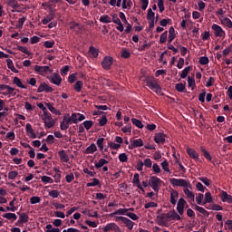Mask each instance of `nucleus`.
<instances>
[{"instance_id":"nucleus-26","label":"nucleus","mask_w":232,"mask_h":232,"mask_svg":"<svg viewBox=\"0 0 232 232\" xmlns=\"http://www.w3.org/2000/svg\"><path fill=\"white\" fill-rule=\"evenodd\" d=\"M45 106L51 113H53L54 115H61V111L59 110H57L55 107H53V103L45 102Z\"/></svg>"},{"instance_id":"nucleus-48","label":"nucleus","mask_w":232,"mask_h":232,"mask_svg":"<svg viewBox=\"0 0 232 232\" xmlns=\"http://www.w3.org/2000/svg\"><path fill=\"white\" fill-rule=\"evenodd\" d=\"M212 202H213V198H212L211 192H206L203 204L212 203Z\"/></svg>"},{"instance_id":"nucleus-63","label":"nucleus","mask_w":232,"mask_h":232,"mask_svg":"<svg viewBox=\"0 0 232 232\" xmlns=\"http://www.w3.org/2000/svg\"><path fill=\"white\" fill-rule=\"evenodd\" d=\"M143 164L146 168L148 169H151L152 168V165H153V162H152V160L150 159V158H147L144 160L143 161Z\"/></svg>"},{"instance_id":"nucleus-42","label":"nucleus","mask_w":232,"mask_h":232,"mask_svg":"<svg viewBox=\"0 0 232 232\" xmlns=\"http://www.w3.org/2000/svg\"><path fill=\"white\" fill-rule=\"evenodd\" d=\"M175 89L179 92H184L186 90V83H182V82L176 83Z\"/></svg>"},{"instance_id":"nucleus-57","label":"nucleus","mask_w":232,"mask_h":232,"mask_svg":"<svg viewBox=\"0 0 232 232\" xmlns=\"http://www.w3.org/2000/svg\"><path fill=\"white\" fill-rule=\"evenodd\" d=\"M83 127L85 128L86 130H89L92 128L93 126V121H84L82 122Z\"/></svg>"},{"instance_id":"nucleus-56","label":"nucleus","mask_w":232,"mask_h":232,"mask_svg":"<svg viewBox=\"0 0 232 232\" xmlns=\"http://www.w3.org/2000/svg\"><path fill=\"white\" fill-rule=\"evenodd\" d=\"M118 158L121 163H125L129 160L128 155L125 152L119 154Z\"/></svg>"},{"instance_id":"nucleus-37","label":"nucleus","mask_w":232,"mask_h":232,"mask_svg":"<svg viewBox=\"0 0 232 232\" xmlns=\"http://www.w3.org/2000/svg\"><path fill=\"white\" fill-rule=\"evenodd\" d=\"M100 23L102 24H111V18L108 14L101 15L99 19Z\"/></svg>"},{"instance_id":"nucleus-31","label":"nucleus","mask_w":232,"mask_h":232,"mask_svg":"<svg viewBox=\"0 0 232 232\" xmlns=\"http://www.w3.org/2000/svg\"><path fill=\"white\" fill-rule=\"evenodd\" d=\"M98 148L95 143H91L85 150L86 154H94L97 151Z\"/></svg>"},{"instance_id":"nucleus-11","label":"nucleus","mask_w":232,"mask_h":232,"mask_svg":"<svg viewBox=\"0 0 232 232\" xmlns=\"http://www.w3.org/2000/svg\"><path fill=\"white\" fill-rule=\"evenodd\" d=\"M167 134L164 132H156L154 135V141L156 144H165Z\"/></svg>"},{"instance_id":"nucleus-28","label":"nucleus","mask_w":232,"mask_h":232,"mask_svg":"<svg viewBox=\"0 0 232 232\" xmlns=\"http://www.w3.org/2000/svg\"><path fill=\"white\" fill-rule=\"evenodd\" d=\"M187 153L191 159L195 160H198L199 159V153L194 149H188Z\"/></svg>"},{"instance_id":"nucleus-18","label":"nucleus","mask_w":232,"mask_h":232,"mask_svg":"<svg viewBox=\"0 0 232 232\" xmlns=\"http://www.w3.org/2000/svg\"><path fill=\"white\" fill-rule=\"evenodd\" d=\"M55 18V12L53 10H50L48 15H46L43 20L42 24L44 25H47L50 22H52Z\"/></svg>"},{"instance_id":"nucleus-41","label":"nucleus","mask_w":232,"mask_h":232,"mask_svg":"<svg viewBox=\"0 0 232 232\" xmlns=\"http://www.w3.org/2000/svg\"><path fill=\"white\" fill-rule=\"evenodd\" d=\"M19 219L24 223L26 224L29 222V216L28 214H25V212H22L19 214Z\"/></svg>"},{"instance_id":"nucleus-33","label":"nucleus","mask_w":232,"mask_h":232,"mask_svg":"<svg viewBox=\"0 0 232 232\" xmlns=\"http://www.w3.org/2000/svg\"><path fill=\"white\" fill-rule=\"evenodd\" d=\"M83 88V82L82 81H77L73 85V90L76 92H81Z\"/></svg>"},{"instance_id":"nucleus-54","label":"nucleus","mask_w":232,"mask_h":232,"mask_svg":"<svg viewBox=\"0 0 232 232\" xmlns=\"http://www.w3.org/2000/svg\"><path fill=\"white\" fill-rule=\"evenodd\" d=\"M16 89L14 87H11L10 85H8L6 92H2V95L4 96H7V95H12L13 92H15Z\"/></svg>"},{"instance_id":"nucleus-40","label":"nucleus","mask_w":232,"mask_h":232,"mask_svg":"<svg viewBox=\"0 0 232 232\" xmlns=\"http://www.w3.org/2000/svg\"><path fill=\"white\" fill-rule=\"evenodd\" d=\"M191 71V67L190 66H188V67H185L181 73H180V78L181 79H186L189 73V72Z\"/></svg>"},{"instance_id":"nucleus-17","label":"nucleus","mask_w":232,"mask_h":232,"mask_svg":"<svg viewBox=\"0 0 232 232\" xmlns=\"http://www.w3.org/2000/svg\"><path fill=\"white\" fill-rule=\"evenodd\" d=\"M143 146H144L143 140L142 139H136V140H132L130 145H129V149L133 150V149H136V148H141Z\"/></svg>"},{"instance_id":"nucleus-15","label":"nucleus","mask_w":232,"mask_h":232,"mask_svg":"<svg viewBox=\"0 0 232 232\" xmlns=\"http://www.w3.org/2000/svg\"><path fill=\"white\" fill-rule=\"evenodd\" d=\"M219 197H220V199L222 202H224V203L227 202L228 204H232V196L227 194V192H226V190H221Z\"/></svg>"},{"instance_id":"nucleus-22","label":"nucleus","mask_w":232,"mask_h":232,"mask_svg":"<svg viewBox=\"0 0 232 232\" xmlns=\"http://www.w3.org/2000/svg\"><path fill=\"white\" fill-rule=\"evenodd\" d=\"M157 219L160 225H164L166 222H168L169 219H170L169 212H168L167 214H160V216H157Z\"/></svg>"},{"instance_id":"nucleus-7","label":"nucleus","mask_w":232,"mask_h":232,"mask_svg":"<svg viewBox=\"0 0 232 232\" xmlns=\"http://www.w3.org/2000/svg\"><path fill=\"white\" fill-rule=\"evenodd\" d=\"M212 30L214 31V34L216 37H226V31L222 29V27L217 24H213Z\"/></svg>"},{"instance_id":"nucleus-8","label":"nucleus","mask_w":232,"mask_h":232,"mask_svg":"<svg viewBox=\"0 0 232 232\" xmlns=\"http://www.w3.org/2000/svg\"><path fill=\"white\" fill-rule=\"evenodd\" d=\"M47 79L51 83L60 86L63 82V79L59 73L54 72L52 76H48Z\"/></svg>"},{"instance_id":"nucleus-4","label":"nucleus","mask_w":232,"mask_h":232,"mask_svg":"<svg viewBox=\"0 0 232 232\" xmlns=\"http://www.w3.org/2000/svg\"><path fill=\"white\" fill-rule=\"evenodd\" d=\"M41 120L43 121L45 129H52L55 125V120L52 117V114L41 116Z\"/></svg>"},{"instance_id":"nucleus-24","label":"nucleus","mask_w":232,"mask_h":232,"mask_svg":"<svg viewBox=\"0 0 232 232\" xmlns=\"http://www.w3.org/2000/svg\"><path fill=\"white\" fill-rule=\"evenodd\" d=\"M176 39V30L174 26H170L169 29V38L168 43L172 44V42Z\"/></svg>"},{"instance_id":"nucleus-13","label":"nucleus","mask_w":232,"mask_h":232,"mask_svg":"<svg viewBox=\"0 0 232 232\" xmlns=\"http://www.w3.org/2000/svg\"><path fill=\"white\" fill-rule=\"evenodd\" d=\"M186 204H187V201H186V199H184V198H180L179 199L178 205H177V211L179 212V215L184 214Z\"/></svg>"},{"instance_id":"nucleus-14","label":"nucleus","mask_w":232,"mask_h":232,"mask_svg":"<svg viewBox=\"0 0 232 232\" xmlns=\"http://www.w3.org/2000/svg\"><path fill=\"white\" fill-rule=\"evenodd\" d=\"M132 183L137 186V188L143 193H145V188L144 187L140 184V174L139 173H134L133 175V179Z\"/></svg>"},{"instance_id":"nucleus-46","label":"nucleus","mask_w":232,"mask_h":232,"mask_svg":"<svg viewBox=\"0 0 232 232\" xmlns=\"http://www.w3.org/2000/svg\"><path fill=\"white\" fill-rule=\"evenodd\" d=\"M129 212V208H118V210H115V212H113L111 214V216H114V215H126L128 214Z\"/></svg>"},{"instance_id":"nucleus-60","label":"nucleus","mask_w":232,"mask_h":232,"mask_svg":"<svg viewBox=\"0 0 232 232\" xmlns=\"http://www.w3.org/2000/svg\"><path fill=\"white\" fill-rule=\"evenodd\" d=\"M40 202L41 198H39V196H33L32 198H30V204L32 205L39 204Z\"/></svg>"},{"instance_id":"nucleus-38","label":"nucleus","mask_w":232,"mask_h":232,"mask_svg":"<svg viewBox=\"0 0 232 232\" xmlns=\"http://www.w3.org/2000/svg\"><path fill=\"white\" fill-rule=\"evenodd\" d=\"M221 23L224 26L231 29L232 28V22L231 19H229L228 17H225L221 20Z\"/></svg>"},{"instance_id":"nucleus-25","label":"nucleus","mask_w":232,"mask_h":232,"mask_svg":"<svg viewBox=\"0 0 232 232\" xmlns=\"http://www.w3.org/2000/svg\"><path fill=\"white\" fill-rule=\"evenodd\" d=\"M118 227H119V225H116V223H108L107 225H105V227H103L102 231L103 232H110V231L114 232Z\"/></svg>"},{"instance_id":"nucleus-30","label":"nucleus","mask_w":232,"mask_h":232,"mask_svg":"<svg viewBox=\"0 0 232 232\" xmlns=\"http://www.w3.org/2000/svg\"><path fill=\"white\" fill-rule=\"evenodd\" d=\"M200 150H201V152H202L204 158H205L207 160H208L209 162H212L213 157H212V155L210 154V152H209L207 149H205L204 147H201Z\"/></svg>"},{"instance_id":"nucleus-36","label":"nucleus","mask_w":232,"mask_h":232,"mask_svg":"<svg viewBox=\"0 0 232 232\" xmlns=\"http://www.w3.org/2000/svg\"><path fill=\"white\" fill-rule=\"evenodd\" d=\"M131 122L134 126H136L138 129H143L144 128V125L142 123L141 121H140L139 119L137 118H132L131 119Z\"/></svg>"},{"instance_id":"nucleus-6","label":"nucleus","mask_w":232,"mask_h":232,"mask_svg":"<svg viewBox=\"0 0 232 232\" xmlns=\"http://www.w3.org/2000/svg\"><path fill=\"white\" fill-rule=\"evenodd\" d=\"M113 64V57L105 56L102 62V66L104 70L110 71Z\"/></svg>"},{"instance_id":"nucleus-5","label":"nucleus","mask_w":232,"mask_h":232,"mask_svg":"<svg viewBox=\"0 0 232 232\" xmlns=\"http://www.w3.org/2000/svg\"><path fill=\"white\" fill-rule=\"evenodd\" d=\"M116 221H121L129 230H132L135 226L134 221H131V219H129V218H124L123 216H117Z\"/></svg>"},{"instance_id":"nucleus-53","label":"nucleus","mask_w":232,"mask_h":232,"mask_svg":"<svg viewBox=\"0 0 232 232\" xmlns=\"http://www.w3.org/2000/svg\"><path fill=\"white\" fill-rule=\"evenodd\" d=\"M104 140H105V139L102 137V138H98V140L96 141V144L101 151H102L104 149V144H103Z\"/></svg>"},{"instance_id":"nucleus-19","label":"nucleus","mask_w":232,"mask_h":232,"mask_svg":"<svg viewBox=\"0 0 232 232\" xmlns=\"http://www.w3.org/2000/svg\"><path fill=\"white\" fill-rule=\"evenodd\" d=\"M69 25H70V29L76 34H80L82 31V27L81 26V24L76 23L75 21L70 22Z\"/></svg>"},{"instance_id":"nucleus-50","label":"nucleus","mask_w":232,"mask_h":232,"mask_svg":"<svg viewBox=\"0 0 232 232\" xmlns=\"http://www.w3.org/2000/svg\"><path fill=\"white\" fill-rule=\"evenodd\" d=\"M168 34L169 32L165 31L161 34L160 37V44H166L168 41Z\"/></svg>"},{"instance_id":"nucleus-3","label":"nucleus","mask_w":232,"mask_h":232,"mask_svg":"<svg viewBox=\"0 0 232 232\" xmlns=\"http://www.w3.org/2000/svg\"><path fill=\"white\" fill-rule=\"evenodd\" d=\"M161 183H162L161 179L157 177V176H150V179H149V185H150V187L157 194L160 192Z\"/></svg>"},{"instance_id":"nucleus-51","label":"nucleus","mask_w":232,"mask_h":232,"mask_svg":"<svg viewBox=\"0 0 232 232\" xmlns=\"http://www.w3.org/2000/svg\"><path fill=\"white\" fill-rule=\"evenodd\" d=\"M198 180L207 187H209L211 185V179H209L208 177H199Z\"/></svg>"},{"instance_id":"nucleus-59","label":"nucleus","mask_w":232,"mask_h":232,"mask_svg":"<svg viewBox=\"0 0 232 232\" xmlns=\"http://www.w3.org/2000/svg\"><path fill=\"white\" fill-rule=\"evenodd\" d=\"M44 232H61L60 228L53 227V225H46Z\"/></svg>"},{"instance_id":"nucleus-52","label":"nucleus","mask_w":232,"mask_h":232,"mask_svg":"<svg viewBox=\"0 0 232 232\" xmlns=\"http://www.w3.org/2000/svg\"><path fill=\"white\" fill-rule=\"evenodd\" d=\"M198 63L200 65H208L210 63V61L208 56H201L199 57Z\"/></svg>"},{"instance_id":"nucleus-21","label":"nucleus","mask_w":232,"mask_h":232,"mask_svg":"<svg viewBox=\"0 0 232 232\" xmlns=\"http://www.w3.org/2000/svg\"><path fill=\"white\" fill-rule=\"evenodd\" d=\"M179 198V194L178 192L177 189H172L171 192H170V199H169V202L170 204L172 205H177V202H178V198Z\"/></svg>"},{"instance_id":"nucleus-43","label":"nucleus","mask_w":232,"mask_h":232,"mask_svg":"<svg viewBox=\"0 0 232 232\" xmlns=\"http://www.w3.org/2000/svg\"><path fill=\"white\" fill-rule=\"evenodd\" d=\"M25 21H26V17L25 16H23V17L19 18L18 22H17V24L15 25V28L16 29H22L23 26L24 25Z\"/></svg>"},{"instance_id":"nucleus-2","label":"nucleus","mask_w":232,"mask_h":232,"mask_svg":"<svg viewBox=\"0 0 232 232\" xmlns=\"http://www.w3.org/2000/svg\"><path fill=\"white\" fill-rule=\"evenodd\" d=\"M169 183L173 187H182L185 188H192V185L189 181L186 180L185 179H176V178H171L169 179Z\"/></svg>"},{"instance_id":"nucleus-32","label":"nucleus","mask_w":232,"mask_h":232,"mask_svg":"<svg viewBox=\"0 0 232 232\" xmlns=\"http://www.w3.org/2000/svg\"><path fill=\"white\" fill-rule=\"evenodd\" d=\"M89 54L92 56V58H97L99 56V50L94 46H90Z\"/></svg>"},{"instance_id":"nucleus-58","label":"nucleus","mask_w":232,"mask_h":232,"mask_svg":"<svg viewBox=\"0 0 232 232\" xmlns=\"http://www.w3.org/2000/svg\"><path fill=\"white\" fill-rule=\"evenodd\" d=\"M204 198H205L204 194H198V196H196L197 204L204 206V203H203Z\"/></svg>"},{"instance_id":"nucleus-39","label":"nucleus","mask_w":232,"mask_h":232,"mask_svg":"<svg viewBox=\"0 0 232 232\" xmlns=\"http://www.w3.org/2000/svg\"><path fill=\"white\" fill-rule=\"evenodd\" d=\"M41 181L44 184H53V179L49 177V176H46V175H44L41 177Z\"/></svg>"},{"instance_id":"nucleus-23","label":"nucleus","mask_w":232,"mask_h":232,"mask_svg":"<svg viewBox=\"0 0 232 232\" xmlns=\"http://www.w3.org/2000/svg\"><path fill=\"white\" fill-rule=\"evenodd\" d=\"M183 192L189 201L195 202L196 195L194 194V192H191V190L188 188H184Z\"/></svg>"},{"instance_id":"nucleus-49","label":"nucleus","mask_w":232,"mask_h":232,"mask_svg":"<svg viewBox=\"0 0 232 232\" xmlns=\"http://www.w3.org/2000/svg\"><path fill=\"white\" fill-rule=\"evenodd\" d=\"M155 12H153V10L151 8L148 9V13H147V20L148 21H152L155 20Z\"/></svg>"},{"instance_id":"nucleus-1","label":"nucleus","mask_w":232,"mask_h":232,"mask_svg":"<svg viewBox=\"0 0 232 232\" xmlns=\"http://www.w3.org/2000/svg\"><path fill=\"white\" fill-rule=\"evenodd\" d=\"M146 86L156 94L162 95V87L159 84V82L155 77L148 78L146 80Z\"/></svg>"},{"instance_id":"nucleus-35","label":"nucleus","mask_w":232,"mask_h":232,"mask_svg":"<svg viewBox=\"0 0 232 232\" xmlns=\"http://www.w3.org/2000/svg\"><path fill=\"white\" fill-rule=\"evenodd\" d=\"M109 164V161L106 159H100L98 162L95 163V168L96 169H101L102 168L104 165Z\"/></svg>"},{"instance_id":"nucleus-55","label":"nucleus","mask_w":232,"mask_h":232,"mask_svg":"<svg viewBox=\"0 0 232 232\" xmlns=\"http://www.w3.org/2000/svg\"><path fill=\"white\" fill-rule=\"evenodd\" d=\"M161 168L162 169L165 171V172H170V169H169V163L167 160H163L161 162Z\"/></svg>"},{"instance_id":"nucleus-47","label":"nucleus","mask_w":232,"mask_h":232,"mask_svg":"<svg viewBox=\"0 0 232 232\" xmlns=\"http://www.w3.org/2000/svg\"><path fill=\"white\" fill-rule=\"evenodd\" d=\"M188 86L194 90L196 88V81L191 76H188Z\"/></svg>"},{"instance_id":"nucleus-27","label":"nucleus","mask_w":232,"mask_h":232,"mask_svg":"<svg viewBox=\"0 0 232 232\" xmlns=\"http://www.w3.org/2000/svg\"><path fill=\"white\" fill-rule=\"evenodd\" d=\"M13 84L15 85L17 88L26 90L27 86L23 84L22 80L19 77H14Z\"/></svg>"},{"instance_id":"nucleus-61","label":"nucleus","mask_w":232,"mask_h":232,"mask_svg":"<svg viewBox=\"0 0 232 232\" xmlns=\"http://www.w3.org/2000/svg\"><path fill=\"white\" fill-rule=\"evenodd\" d=\"M60 196V192L57 189H52L49 192V197H51L52 198H57Z\"/></svg>"},{"instance_id":"nucleus-10","label":"nucleus","mask_w":232,"mask_h":232,"mask_svg":"<svg viewBox=\"0 0 232 232\" xmlns=\"http://www.w3.org/2000/svg\"><path fill=\"white\" fill-rule=\"evenodd\" d=\"M34 71L37 74H39L41 76H44L45 73H47L48 72H51V69L47 65H45V66L34 65Z\"/></svg>"},{"instance_id":"nucleus-29","label":"nucleus","mask_w":232,"mask_h":232,"mask_svg":"<svg viewBox=\"0 0 232 232\" xmlns=\"http://www.w3.org/2000/svg\"><path fill=\"white\" fill-rule=\"evenodd\" d=\"M7 68L14 73H19V71L14 67L12 59H6Z\"/></svg>"},{"instance_id":"nucleus-9","label":"nucleus","mask_w":232,"mask_h":232,"mask_svg":"<svg viewBox=\"0 0 232 232\" xmlns=\"http://www.w3.org/2000/svg\"><path fill=\"white\" fill-rule=\"evenodd\" d=\"M53 92V88L49 86L46 82H41L36 90L37 93H42V92L49 93Z\"/></svg>"},{"instance_id":"nucleus-34","label":"nucleus","mask_w":232,"mask_h":232,"mask_svg":"<svg viewBox=\"0 0 232 232\" xmlns=\"http://www.w3.org/2000/svg\"><path fill=\"white\" fill-rule=\"evenodd\" d=\"M3 218H6L7 220L15 221L17 219L16 214H13L12 212H7L6 214H3Z\"/></svg>"},{"instance_id":"nucleus-16","label":"nucleus","mask_w":232,"mask_h":232,"mask_svg":"<svg viewBox=\"0 0 232 232\" xmlns=\"http://www.w3.org/2000/svg\"><path fill=\"white\" fill-rule=\"evenodd\" d=\"M25 132H26L27 136L30 139H36L37 138V135L34 132L31 123H26L25 124Z\"/></svg>"},{"instance_id":"nucleus-12","label":"nucleus","mask_w":232,"mask_h":232,"mask_svg":"<svg viewBox=\"0 0 232 232\" xmlns=\"http://www.w3.org/2000/svg\"><path fill=\"white\" fill-rule=\"evenodd\" d=\"M6 5L13 9L12 13H20V11L17 10L20 8V5L17 0H6Z\"/></svg>"},{"instance_id":"nucleus-45","label":"nucleus","mask_w":232,"mask_h":232,"mask_svg":"<svg viewBox=\"0 0 232 232\" xmlns=\"http://www.w3.org/2000/svg\"><path fill=\"white\" fill-rule=\"evenodd\" d=\"M169 219L181 220V216H179V214L176 213V210H172V212H169Z\"/></svg>"},{"instance_id":"nucleus-44","label":"nucleus","mask_w":232,"mask_h":232,"mask_svg":"<svg viewBox=\"0 0 232 232\" xmlns=\"http://www.w3.org/2000/svg\"><path fill=\"white\" fill-rule=\"evenodd\" d=\"M195 207V210L198 211L199 213H201L202 215H207L209 216V212H208L206 210V208H204V207H199L198 205H194Z\"/></svg>"},{"instance_id":"nucleus-20","label":"nucleus","mask_w":232,"mask_h":232,"mask_svg":"<svg viewBox=\"0 0 232 232\" xmlns=\"http://www.w3.org/2000/svg\"><path fill=\"white\" fill-rule=\"evenodd\" d=\"M58 156L60 158V160L63 163H68L70 161V157L66 153V150H61L58 151Z\"/></svg>"},{"instance_id":"nucleus-64","label":"nucleus","mask_w":232,"mask_h":232,"mask_svg":"<svg viewBox=\"0 0 232 232\" xmlns=\"http://www.w3.org/2000/svg\"><path fill=\"white\" fill-rule=\"evenodd\" d=\"M108 146L111 150H119L121 147V144L115 142H108Z\"/></svg>"},{"instance_id":"nucleus-62","label":"nucleus","mask_w":232,"mask_h":232,"mask_svg":"<svg viewBox=\"0 0 232 232\" xmlns=\"http://www.w3.org/2000/svg\"><path fill=\"white\" fill-rule=\"evenodd\" d=\"M131 56V53L130 51L128 50H122L121 51V57L123 58V59H130Z\"/></svg>"}]
</instances>
